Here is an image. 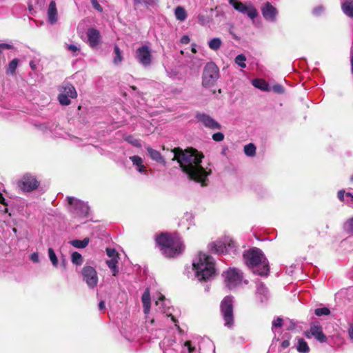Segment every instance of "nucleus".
<instances>
[{
    "label": "nucleus",
    "mask_w": 353,
    "mask_h": 353,
    "mask_svg": "<svg viewBox=\"0 0 353 353\" xmlns=\"http://www.w3.org/2000/svg\"><path fill=\"white\" fill-rule=\"evenodd\" d=\"M341 8L347 16L353 17V0H345L342 3Z\"/></svg>",
    "instance_id": "obj_23"
},
{
    "label": "nucleus",
    "mask_w": 353,
    "mask_h": 353,
    "mask_svg": "<svg viewBox=\"0 0 353 353\" xmlns=\"http://www.w3.org/2000/svg\"><path fill=\"white\" fill-rule=\"evenodd\" d=\"M0 203L5 206L8 205V203L6 202V199H4L3 196V199H0Z\"/></svg>",
    "instance_id": "obj_60"
},
{
    "label": "nucleus",
    "mask_w": 353,
    "mask_h": 353,
    "mask_svg": "<svg viewBox=\"0 0 353 353\" xmlns=\"http://www.w3.org/2000/svg\"><path fill=\"white\" fill-rule=\"evenodd\" d=\"M106 263L108 268L111 270L113 276H116L119 273V269L117 267L118 258L113 257L110 260H108Z\"/></svg>",
    "instance_id": "obj_24"
},
{
    "label": "nucleus",
    "mask_w": 353,
    "mask_h": 353,
    "mask_svg": "<svg viewBox=\"0 0 353 353\" xmlns=\"http://www.w3.org/2000/svg\"><path fill=\"white\" fill-rule=\"evenodd\" d=\"M12 46L10 44H8V43H1L0 44V53L4 50H6V49H12Z\"/></svg>",
    "instance_id": "obj_46"
},
{
    "label": "nucleus",
    "mask_w": 353,
    "mask_h": 353,
    "mask_svg": "<svg viewBox=\"0 0 353 353\" xmlns=\"http://www.w3.org/2000/svg\"><path fill=\"white\" fill-rule=\"evenodd\" d=\"M261 12L264 19L269 21L276 20L278 11L270 2H266L261 8Z\"/></svg>",
    "instance_id": "obj_15"
},
{
    "label": "nucleus",
    "mask_w": 353,
    "mask_h": 353,
    "mask_svg": "<svg viewBox=\"0 0 353 353\" xmlns=\"http://www.w3.org/2000/svg\"><path fill=\"white\" fill-rule=\"evenodd\" d=\"M190 39L188 35H183L181 38V43L183 44H188L190 43Z\"/></svg>",
    "instance_id": "obj_47"
},
{
    "label": "nucleus",
    "mask_w": 353,
    "mask_h": 353,
    "mask_svg": "<svg viewBox=\"0 0 353 353\" xmlns=\"http://www.w3.org/2000/svg\"><path fill=\"white\" fill-rule=\"evenodd\" d=\"M192 52H194V53H196V50L194 48H192Z\"/></svg>",
    "instance_id": "obj_64"
},
{
    "label": "nucleus",
    "mask_w": 353,
    "mask_h": 353,
    "mask_svg": "<svg viewBox=\"0 0 353 353\" xmlns=\"http://www.w3.org/2000/svg\"><path fill=\"white\" fill-rule=\"evenodd\" d=\"M270 90L276 94H283L285 91V89L283 85L280 84H275L272 87H270Z\"/></svg>",
    "instance_id": "obj_37"
},
{
    "label": "nucleus",
    "mask_w": 353,
    "mask_h": 353,
    "mask_svg": "<svg viewBox=\"0 0 353 353\" xmlns=\"http://www.w3.org/2000/svg\"><path fill=\"white\" fill-rule=\"evenodd\" d=\"M228 250H229V252L232 251V250H234L236 248V245L234 241H230L228 244L226 245Z\"/></svg>",
    "instance_id": "obj_45"
},
{
    "label": "nucleus",
    "mask_w": 353,
    "mask_h": 353,
    "mask_svg": "<svg viewBox=\"0 0 353 353\" xmlns=\"http://www.w3.org/2000/svg\"><path fill=\"white\" fill-rule=\"evenodd\" d=\"M0 203L5 206L8 205V203L6 202V199H4L3 196V199H0Z\"/></svg>",
    "instance_id": "obj_59"
},
{
    "label": "nucleus",
    "mask_w": 353,
    "mask_h": 353,
    "mask_svg": "<svg viewBox=\"0 0 353 353\" xmlns=\"http://www.w3.org/2000/svg\"><path fill=\"white\" fill-rule=\"evenodd\" d=\"M134 3L137 4H141L144 3L145 4H149L150 2H153L154 0H134Z\"/></svg>",
    "instance_id": "obj_51"
},
{
    "label": "nucleus",
    "mask_w": 353,
    "mask_h": 353,
    "mask_svg": "<svg viewBox=\"0 0 353 353\" xmlns=\"http://www.w3.org/2000/svg\"><path fill=\"white\" fill-rule=\"evenodd\" d=\"M147 151L152 160L164 165L166 164V161L159 151L152 148L151 147H148Z\"/></svg>",
    "instance_id": "obj_19"
},
{
    "label": "nucleus",
    "mask_w": 353,
    "mask_h": 353,
    "mask_svg": "<svg viewBox=\"0 0 353 353\" xmlns=\"http://www.w3.org/2000/svg\"><path fill=\"white\" fill-rule=\"evenodd\" d=\"M195 118L198 122L202 123V125L207 128L211 130H220L221 128L220 123L205 113L197 112L195 115Z\"/></svg>",
    "instance_id": "obj_10"
},
{
    "label": "nucleus",
    "mask_w": 353,
    "mask_h": 353,
    "mask_svg": "<svg viewBox=\"0 0 353 353\" xmlns=\"http://www.w3.org/2000/svg\"><path fill=\"white\" fill-rule=\"evenodd\" d=\"M171 319H172V321L174 322V323H176L177 322V320L176 319V318L173 316V315H171Z\"/></svg>",
    "instance_id": "obj_62"
},
{
    "label": "nucleus",
    "mask_w": 353,
    "mask_h": 353,
    "mask_svg": "<svg viewBox=\"0 0 353 353\" xmlns=\"http://www.w3.org/2000/svg\"><path fill=\"white\" fill-rule=\"evenodd\" d=\"M48 256L54 266H57L58 264V259L54 250L51 248L48 249Z\"/></svg>",
    "instance_id": "obj_35"
},
{
    "label": "nucleus",
    "mask_w": 353,
    "mask_h": 353,
    "mask_svg": "<svg viewBox=\"0 0 353 353\" xmlns=\"http://www.w3.org/2000/svg\"><path fill=\"white\" fill-rule=\"evenodd\" d=\"M90 1H91L92 5L96 10H97L100 12H101L103 10L102 7L100 6V4L97 1V0H90Z\"/></svg>",
    "instance_id": "obj_43"
},
{
    "label": "nucleus",
    "mask_w": 353,
    "mask_h": 353,
    "mask_svg": "<svg viewBox=\"0 0 353 353\" xmlns=\"http://www.w3.org/2000/svg\"><path fill=\"white\" fill-rule=\"evenodd\" d=\"M130 159L134 165H137V167H139V165H141V163H143L142 159L139 156L134 155L131 157Z\"/></svg>",
    "instance_id": "obj_40"
},
{
    "label": "nucleus",
    "mask_w": 353,
    "mask_h": 353,
    "mask_svg": "<svg viewBox=\"0 0 353 353\" xmlns=\"http://www.w3.org/2000/svg\"><path fill=\"white\" fill-rule=\"evenodd\" d=\"M130 88H131L133 90H136L137 89V87H136V86H134V85H132Z\"/></svg>",
    "instance_id": "obj_63"
},
{
    "label": "nucleus",
    "mask_w": 353,
    "mask_h": 353,
    "mask_svg": "<svg viewBox=\"0 0 353 353\" xmlns=\"http://www.w3.org/2000/svg\"><path fill=\"white\" fill-rule=\"evenodd\" d=\"M18 59H12L8 64V71L11 74H14L18 65Z\"/></svg>",
    "instance_id": "obj_36"
},
{
    "label": "nucleus",
    "mask_w": 353,
    "mask_h": 353,
    "mask_svg": "<svg viewBox=\"0 0 353 353\" xmlns=\"http://www.w3.org/2000/svg\"><path fill=\"white\" fill-rule=\"evenodd\" d=\"M59 94L58 95V101L62 105H68L71 101L69 98L76 99L77 97V92L73 85L70 83H64L59 87Z\"/></svg>",
    "instance_id": "obj_7"
},
{
    "label": "nucleus",
    "mask_w": 353,
    "mask_h": 353,
    "mask_svg": "<svg viewBox=\"0 0 353 353\" xmlns=\"http://www.w3.org/2000/svg\"><path fill=\"white\" fill-rule=\"evenodd\" d=\"M221 43V40L219 38H214L209 41L208 46L211 50H217L220 48Z\"/></svg>",
    "instance_id": "obj_29"
},
{
    "label": "nucleus",
    "mask_w": 353,
    "mask_h": 353,
    "mask_svg": "<svg viewBox=\"0 0 353 353\" xmlns=\"http://www.w3.org/2000/svg\"><path fill=\"white\" fill-rule=\"evenodd\" d=\"M220 312L223 319L225 327L232 329L235 323L232 296H226L223 299L220 303Z\"/></svg>",
    "instance_id": "obj_5"
},
{
    "label": "nucleus",
    "mask_w": 353,
    "mask_h": 353,
    "mask_svg": "<svg viewBox=\"0 0 353 353\" xmlns=\"http://www.w3.org/2000/svg\"><path fill=\"white\" fill-rule=\"evenodd\" d=\"M350 337L353 339V323L350 325L348 330Z\"/></svg>",
    "instance_id": "obj_54"
},
{
    "label": "nucleus",
    "mask_w": 353,
    "mask_h": 353,
    "mask_svg": "<svg viewBox=\"0 0 353 353\" xmlns=\"http://www.w3.org/2000/svg\"><path fill=\"white\" fill-rule=\"evenodd\" d=\"M185 346L188 348V351L190 353H192L195 351V347L192 346L190 341H185Z\"/></svg>",
    "instance_id": "obj_44"
},
{
    "label": "nucleus",
    "mask_w": 353,
    "mask_h": 353,
    "mask_svg": "<svg viewBox=\"0 0 353 353\" xmlns=\"http://www.w3.org/2000/svg\"><path fill=\"white\" fill-rule=\"evenodd\" d=\"M87 37L90 47L97 46L100 42L101 34L98 30L90 28L87 31Z\"/></svg>",
    "instance_id": "obj_16"
},
{
    "label": "nucleus",
    "mask_w": 353,
    "mask_h": 353,
    "mask_svg": "<svg viewBox=\"0 0 353 353\" xmlns=\"http://www.w3.org/2000/svg\"><path fill=\"white\" fill-rule=\"evenodd\" d=\"M219 78V69L214 62H208L204 67L202 74V85L211 88Z\"/></svg>",
    "instance_id": "obj_6"
},
{
    "label": "nucleus",
    "mask_w": 353,
    "mask_h": 353,
    "mask_svg": "<svg viewBox=\"0 0 353 353\" xmlns=\"http://www.w3.org/2000/svg\"><path fill=\"white\" fill-rule=\"evenodd\" d=\"M89 212V207L81 201H76L74 203V212L79 216H86Z\"/></svg>",
    "instance_id": "obj_17"
},
{
    "label": "nucleus",
    "mask_w": 353,
    "mask_h": 353,
    "mask_svg": "<svg viewBox=\"0 0 353 353\" xmlns=\"http://www.w3.org/2000/svg\"><path fill=\"white\" fill-rule=\"evenodd\" d=\"M72 262L77 265H81L83 262L81 254L77 252H74L72 254Z\"/></svg>",
    "instance_id": "obj_33"
},
{
    "label": "nucleus",
    "mask_w": 353,
    "mask_h": 353,
    "mask_svg": "<svg viewBox=\"0 0 353 353\" xmlns=\"http://www.w3.org/2000/svg\"><path fill=\"white\" fill-rule=\"evenodd\" d=\"M174 14L176 19L181 21H184L187 17V13L185 10L181 6H178L176 8Z\"/></svg>",
    "instance_id": "obj_27"
},
{
    "label": "nucleus",
    "mask_w": 353,
    "mask_h": 353,
    "mask_svg": "<svg viewBox=\"0 0 353 353\" xmlns=\"http://www.w3.org/2000/svg\"><path fill=\"white\" fill-rule=\"evenodd\" d=\"M350 64H351V72L353 74V50L351 51Z\"/></svg>",
    "instance_id": "obj_56"
},
{
    "label": "nucleus",
    "mask_w": 353,
    "mask_h": 353,
    "mask_svg": "<svg viewBox=\"0 0 353 353\" xmlns=\"http://www.w3.org/2000/svg\"><path fill=\"white\" fill-rule=\"evenodd\" d=\"M114 52L115 54V57L114 58V63L117 65L119 64L120 62L122 61L123 60V57H122V55H121V52L119 48V46L117 45H115L114 46Z\"/></svg>",
    "instance_id": "obj_30"
},
{
    "label": "nucleus",
    "mask_w": 353,
    "mask_h": 353,
    "mask_svg": "<svg viewBox=\"0 0 353 353\" xmlns=\"http://www.w3.org/2000/svg\"><path fill=\"white\" fill-rule=\"evenodd\" d=\"M210 247L211 251L216 254H224L229 252L226 244L220 241L216 243H212L210 245Z\"/></svg>",
    "instance_id": "obj_20"
},
{
    "label": "nucleus",
    "mask_w": 353,
    "mask_h": 353,
    "mask_svg": "<svg viewBox=\"0 0 353 353\" xmlns=\"http://www.w3.org/2000/svg\"><path fill=\"white\" fill-rule=\"evenodd\" d=\"M246 60V57L243 54H239L235 58V63L239 65L242 68H245L246 67V64L245 63Z\"/></svg>",
    "instance_id": "obj_32"
},
{
    "label": "nucleus",
    "mask_w": 353,
    "mask_h": 353,
    "mask_svg": "<svg viewBox=\"0 0 353 353\" xmlns=\"http://www.w3.org/2000/svg\"><path fill=\"white\" fill-rule=\"evenodd\" d=\"M225 274V281L230 288L236 286L242 280V275L239 270L236 268H230Z\"/></svg>",
    "instance_id": "obj_13"
},
{
    "label": "nucleus",
    "mask_w": 353,
    "mask_h": 353,
    "mask_svg": "<svg viewBox=\"0 0 353 353\" xmlns=\"http://www.w3.org/2000/svg\"><path fill=\"white\" fill-rule=\"evenodd\" d=\"M141 301H142V303H143V306L144 312L145 314L148 313L150 311V305H151L150 293L149 288L145 289V292H143V294L142 295Z\"/></svg>",
    "instance_id": "obj_21"
},
{
    "label": "nucleus",
    "mask_w": 353,
    "mask_h": 353,
    "mask_svg": "<svg viewBox=\"0 0 353 353\" xmlns=\"http://www.w3.org/2000/svg\"><path fill=\"white\" fill-rule=\"evenodd\" d=\"M212 139L215 141H222L224 139V134L222 132H216L212 134Z\"/></svg>",
    "instance_id": "obj_41"
},
{
    "label": "nucleus",
    "mask_w": 353,
    "mask_h": 353,
    "mask_svg": "<svg viewBox=\"0 0 353 353\" xmlns=\"http://www.w3.org/2000/svg\"><path fill=\"white\" fill-rule=\"evenodd\" d=\"M90 239L85 238L83 240L75 239L70 242V243L77 248H85L89 243Z\"/></svg>",
    "instance_id": "obj_25"
},
{
    "label": "nucleus",
    "mask_w": 353,
    "mask_h": 353,
    "mask_svg": "<svg viewBox=\"0 0 353 353\" xmlns=\"http://www.w3.org/2000/svg\"><path fill=\"white\" fill-rule=\"evenodd\" d=\"M99 308L100 310L103 311L105 309V302L103 301H101L99 303Z\"/></svg>",
    "instance_id": "obj_55"
},
{
    "label": "nucleus",
    "mask_w": 353,
    "mask_h": 353,
    "mask_svg": "<svg viewBox=\"0 0 353 353\" xmlns=\"http://www.w3.org/2000/svg\"><path fill=\"white\" fill-rule=\"evenodd\" d=\"M136 58L143 66H149L152 62L151 50L147 46H142L137 49Z\"/></svg>",
    "instance_id": "obj_11"
},
{
    "label": "nucleus",
    "mask_w": 353,
    "mask_h": 353,
    "mask_svg": "<svg viewBox=\"0 0 353 353\" xmlns=\"http://www.w3.org/2000/svg\"><path fill=\"white\" fill-rule=\"evenodd\" d=\"M82 275L83 281H85L90 288H93L97 285V273L95 269L92 266H85L82 270Z\"/></svg>",
    "instance_id": "obj_12"
},
{
    "label": "nucleus",
    "mask_w": 353,
    "mask_h": 353,
    "mask_svg": "<svg viewBox=\"0 0 353 353\" xmlns=\"http://www.w3.org/2000/svg\"><path fill=\"white\" fill-rule=\"evenodd\" d=\"M252 85L263 91H270V85L264 79H255L252 81Z\"/></svg>",
    "instance_id": "obj_22"
},
{
    "label": "nucleus",
    "mask_w": 353,
    "mask_h": 353,
    "mask_svg": "<svg viewBox=\"0 0 353 353\" xmlns=\"http://www.w3.org/2000/svg\"><path fill=\"white\" fill-rule=\"evenodd\" d=\"M193 267L199 281H206L215 273L213 258L204 253H199L197 261L193 263Z\"/></svg>",
    "instance_id": "obj_4"
},
{
    "label": "nucleus",
    "mask_w": 353,
    "mask_h": 353,
    "mask_svg": "<svg viewBox=\"0 0 353 353\" xmlns=\"http://www.w3.org/2000/svg\"><path fill=\"white\" fill-rule=\"evenodd\" d=\"M40 183L37 178L30 174H25L21 179L17 182L18 187L25 192H32L37 189Z\"/></svg>",
    "instance_id": "obj_8"
},
{
    "label": "nucleus",
    "mask_w": 353,
    "mask_h": 353,
    "mask_svg": "<svg viewBox=\"0 0 353 353\" xmlns=\"http://www.w3.org/2000/svg\"><path fill=\"white\" fill-rule=\"evenodd\" d=\"M156 247L165 258H175L185 248L182 238L176 232H161L155 236Z\"/></svg>",
    "instance_id": "obj_2"
},
{
    "label": "nucleus",
    "mask_w": 353,
    "mask_h": 353,
    "mask_svg": "<svg viewBox=\"0 0 353 353\" xmlns=\"http://www.w3.org/2000/svg\"><path fill=\"white\" fill-rule=\"evenodd\" d=\"M244 152L248 157H254L256 154V147L250 143L244 146Z\"/></svg>",
    "instance_id": "obj_28"
},
{
    "label": "nucleus",
    "mask_w": 353,
    "mask_h": 353,
    "mask_svg": "<svg viewBox=\"0 0 353 353\" xmlns=\"http://www.w3.org/2000/svg\"><path fill=\"white\" fill-rule=\"evenodd\" d=\"M229 3L239 12L247 14L250 19H254L258 15L257 10L252 5H246L241 1L229 0Z\"/></svg>",
    "instance_id": "obj_9"
},
{
    "label": "nucleus",
    "mask_w": 353,
    "mask_h": 353,
    "mask_svg": "<svg viewBox=\"0 0 353 353\" xmlns=\"http://www.w3.org/2000/svg\"><path fill=\"white\" fill-rule=\"evenodd\" d=\"M305 335L307 339H310L311 336H313L321 343H325L327 341V337L323 332L322 327L319 324H312L310 332H305Z\"/></svg>",
    "instance_id": "obj_14"
},
{
    "label": "nucleus",
    "mask_w": 353,
    "mask_h": 353,
    "mask_svg": "<svg viewBox=\"0 0 353 353\" xmlns=\"http://www.w3.org/2000/svg\"><path fill=\"white\" fill-rule=\"evenodd\" d=\"M48 16L50 23L53 24L57 21V10L56 3L52 1L48 9Z\"/></svg>",
    "instance_id": "obj_18"
},
{
    "label": "nucleus",
    "mask_w": 353,
    "mask_h": 353,
    "mask_svg": "<svg viewBox=\"0 0 353 353\" xmlns=\"http://www.w3.org/2000/svg\"><path fill=\"white\" fill-rule=\"evenodd\" d=\"M345 194L347 196H350L352 201L353 202V194L351 192H346Z\"/></svg>",
    "instance_id": "obj_61"
},
{
    "label": "nucleus",
    "mask_w": 353,
    "mask_h": 353,
    "mask_svg": "<svg viewBox=\"0 0 353 353\" xmlns=\"http://www.w3.org/2000/svg\"><path fill=\"white\" fill-rule=\"evenodd\" d=\"M314 314L318 316H323V315H329L330 314V310L328 307H320V308H316L315 310H314Z\"/></svg>",
    "instance_id": "obj_34"
},
{
    "label": "nucleus",
    "mask_w": 353,
    "mask_h": 353,
    "mask_svg": "<svg viewBox=\"0 0 353 353\" xmlns=\"http://www.w3.org/2000/svg\"><path fill=\"white\" fill-rule=\"evenodd\" d=\"M30 66L32 70H34L37 68L35 63L32 61L30 62Z\"/></svg>",
    "instance_id": "obj_58"
},
{
    "label": "nucleus",
    "mask_w": 353,
    "mask_h": 353,
    "mask_svg": "<svg viewBox=\"0 0 353 353\" xmlns=\"http://www.w3.org/2000/svg\"><path fill=\"white\" fill-rule=\"evenodd\" d=\"M68 203L70 205H72L73 208H74V203L77 200H75L74 198L68 196L67 198Z\"/></svg>",
    "instance_id": "obj_53"
},
{
    "label": "nucleus",
    "mask_w": 353,
    "mask_h": 353,
    "mask_svg": "<svg viewBox=\"0 0 353 353\" xmlns=\"http://www.w3.org/2000/svg\"><path fill=\"white\" fill-rule=\"evenodd\" d=\"M68 49L70 50V51H72V52H77L78 51L79 49L77 48V46H76L75 45H73V44H70L68 46Z\"/></svg>",
    "instance_id": "obj_48"
},
{
    "label": "nucleus",
    "mask_w": 353,
    "mask_h": 353,
    "mask_svg": "<svg viewBox=\"0 0 353 353\" xmlns=\"http://www.w3.org/2000/svg\"><path fill=\"white\" fill-rule=\"evenodd\" d=\"M106 254L111 259H113V257L119 258V253L114 248H106Z\"/></svg>",
    "instance_id": "obj_39"
},
{
    "label": "nucleus",
    "mask_w": 353,
    "mask_h": 353,
    "mask_svg": "<svg viewBox=\"0 0 353 353\" xmlns=\"http://www.w3.org/2000/svg\"><path fill=\"white\" fill-rule=\"evenodd\" d=\"M245 263L249 268H256L254 273L267 276L270 272L268 261L263 252L257 248L245 251L243 254Z\"/></svg>",
    "instance_id": "obj_3"
},
{
    "label": "nucleus",
    "mask_w": 353,
    "mask_h": 353,
    "mask_svg": "<svg viewBox=\"0 0 353 353\" xmlns=\"http://www.w3.org/2000/svg\"><path fill=\"white\" fill-rule=\"evenodd\" d=\"M145 167L143 165V163H141V165L138 167V171L140 172L145 171Z\"/></svg>",
    "instance_id": "obj_57"
},
{
    "label": "nucleus",
    "mask_w": 353,
    "mask_h": 353,
    "mask_svg": "<svg viewBox=\"0 0 353 353\" xmlns=\"http://www.w3.org/2000/svg\"><path fill=\"white\" fill-rule=\"evenodd\" d=\"M297 351L300 353H307L310 351L307 342L302 338L298 339Z\"/></svg>",
    "instance_id": "obj_26"
},
{
    "label": "nucleus",
    "mask_w": 353,
    "mask_h": 353,
    "mask_svg": "<svg viewBox=\"0 0 353 353\" xmlns=\"http://www.w3.org/2000/svg\"><path fill=\"white\" fill-rule=\"evenodd\" d=\"M30 259L34 262V263H37L39 261V256H38V254L37 253H32L31 255H30Z\"/></svg>",
    "instance_id": "obj_49"
},
{
    "label": "nucleus",
    "mask_w": 353,
    "mask_h": 353,
    "mask_svg": "<svg viewBox=\"0 0 353 353\" xmlns=\"http://www.w3.org/2000/svg\"><path fill=\"white\" fill-rule=\"evenodd\" d=\"M173 153L172 161H176L182 171L185 173L190 180L201 183L202 186H205V181L210 174V170L207 172L201 165L204 155L193 148H188L183 150L180 147H176L170 150Z\"/></svg>",
    "instance_id": "obj_1"
},
{
    "label": "nucleus",
    "mask_w": 353,
    "mask_h": 353,
    "mask_svg": "<svg viewBox=\"0 0 353 353\" xmlns=\"http://www.w3.org/2000/svg\"><path fill=\"white\" fill-rule=\"evenodd\" d=\"M126 140L131 143L132 145L140 148L141 147V144L140 143V141L137 139L134 138L132 136H129Z\"/></svg>",
    "instance_id": "obj_38"
},
{
    "label": "nucleus",
    "mask_w": 353,
    "mask_h": 353,
    "mask_svg": "<svg viewBox=\"0 0 353 353\" xmlns=\"http://www.w3.org/2000/svg\"><path fill=\"white\" fill-rule=\"evenodd\" d=\"M344 194L345 191L341 190L338 192V198L340 199V201H344Z\"/></svg>",
    "instance_id": "obj_52"
},
{
    "label": "nucleus",
    "mask_w": 353,
    "mask_h": 353,
    "mask_svg": "<svg viewBox=\"0 0 353 353\" xmlns=\"http://www.w3.org/2000/svg\"><path fill=\"white\" fill-rule=\"evenodd\" d=\"M290 346V341L289 340H285L283 341L281 344V347L284 350Z\"/></svg>",
    "instance_id": "obj_50"
},
{
    "label": "nucleus",
    "mask_w": 353,
    "mask_h": 353,
    "mask_svg": "<svg viewBox=\"0 0 353 353\" xmlns=\"http://www.w3.org/2000/svg\"><path fill=\"white\" fill-rule=\"evenodd\" d=\"M346 232L350 235H353V216L347 220L344 225Z\"/></svg>",
    "instance_id": "obj_31"
},
{
    "label": "nucleus",
    "mask_w": 353,
    "mask_h": 353,
    "mask_svg": "<svg viewBox=\"0 0 353 353\" xmlns=\"http://www.w3.org/2000/svg\"><path fill=\"white\" fill-rule=\"evenodd\" d=\"M283 319L281 317H277L272 322V327H281L283 326Z\"/></svg>",
    "instance_id": "obj_42"
}]
</instances>
